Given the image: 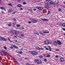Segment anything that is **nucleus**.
Listing matches in <instances>:
<instances>
[{
  "label": "nucleus",
  "mask_w": 65,
  "mask_h": 65,
  "mask_svg": "<svg viewBox=\"0 0 65 65\" xmlns=\"http://www.w3.org/2000/svg\"><path fill=\"white\" fill-rule=\"evenodd\" d=\"M36 48L37 50H40V48H39V47H36Z\"/></svg>",
  "instance_id": "nucleus-19"
},
{
  "label": "nucleus",
  "mask_w": 65,
  "mask_h": 65,
  "mask_svg": "<svg viewBox=\"0 0 65 65\" xmlns=\"http://www.w3.org/2000/svg\"><path fill=\"white\" fill-rule=\"evenodd\" d=\"M2 13H4L3 11H2Z\"/></svg>",
  "instance_id": "nucleus-59"
},
{
  "label": "nucleus",
  "mask_w": 65,
  "mask_h": 65,
  "mask_svg": "<svg viewBox=\"0 0 65 65\" xmlns=\"http://www.w3.org/2000/svg\"><path fill=\"white\" fill-rule=\"evenodd\" d=\"M34 34H36L37 35H39V34L37 33L36 32L34 33Z\"/></svg>",
  "instance_id": "nucleus-33"
},
{
  "label": "nucleus",
  "mask_w": 65,
  "mask_h": 65,
  "mask_svg": "<svg viewBox=\"0 0 65 65\" xmlns=\"http://www.w3.org/2000/svg\"><path fill=\"white\" fill-rule=\"evenodd\" d=\"M21 36H22V37H24V35H23L22 34L21 35Z\"/></svg>",
  "instance_id": "nucleus-40"
},
{
  "label": "nucleus",
  "mask_w": 65,
  "mask_h": 65,
  "mask_svg": "<svg viewBox=\"0 0 65 65\" xmlns=\"http://www.w3.org/2000/svg\"><path fill=\"white\" fill-rule=\"evenodd\" d=\"M51 13V11L50 10H48V14H50Z\"/></svg>",
  "instance_id": "nucleus-35"
},
{
  "label": "nucleus",
  "mask_w": 65,
  "mask_h": 65,
  "mask_svg": "<svg viewBox=\"0 0 65 65\" xmlns=\"http://www.w3.org/2000/svg\"><path fill=\"white\" fill-rule=\"evenodd\" d=\"M31 54L32 55H36L37 54V53L35 51H33L31 52Z\"/></svg>",
  "instance_id": "nucleus-1"
},
{
  "label": "nucleus",
  "mask_w": 65,
  "mask_h": 65,
  "mask_svg": "<svg viewBox=\"0 0 65 65\" xmlns=\"http://www.w3.org/2000/svg\"><path fill=\"white\" fill-rule=\"evenodd\" d=\"M46 1H48V2H49V1H51V0H46Z\"/></svg>",
  "instance_id": "nucleus-38"
},
{
  "label": "nucleus",
  "mask_w": 65,
  "mask_h": 65,
  "mask_svg": "<svg viewBox=\"0 0 65 65\" xmlns=\"http://www.w3.org/2000/svg\"><path fill=\"white\" fill-rule=\"evenodd\" d=\"M0 9H2V10H4L5 11H6V10H5V9L4 8L1 7H0Z\"/></svg>",
  "instance_id": "nucleus-17"
},
{
  "label": "nucleus",
  "mask_w": 65,
  "mask_h": 65,
  "mask_svg": "<svg viewBox=\"0 0 65 65\" xmlns=\"http://www.w3.org/2000/svg\"><path fill=\"white\" fill-rule=\"evenodd\" d=\"M60 61L61 62H63L64 61V59L62 57H61L60 58Z\"/></svg>",
  "instance_id": "nucleus-5"
},
{
  "label": "nucleus",
  "mask_w": 65,
  "mask_h": 65,
  "mask_svg": "<svg viewBox=\"0 0 65 65\" xmlns=\"http://www.w3.org/2000/svg\"><path fill=\"white\" fill-rule=\"evenodd\" d=\"M49 50H50V51H51V48H50L49 49Z\"/></svg>",
  "instance_id": "nucleus-56"
},
{
  "label": "nucleus",
  "mask_w": 65,
  "mask_h": 65,
  "mask_svg": "<svg viewBox=\"0 0 65 65\" xmlns=\"http://www.w3.org/2000/svg\"><path fill=\"white\" fill-rule=\"evenodd\" d=\"M20 10H23V9L22 8H20Z\"/></svg>",
  "instance_id": "nucleus-53"
},
{
  "label": "nucleus",
  "mask_w": 65,
  "mask_h": 65,
  "mask_svg": "<svg viewBox=\"0 0 65 65\" xmlns=\"http://www.w3.org/2000/svg\"><path fill=\"white\" fill-rule=\"evenodd\" d=\"M14 37H15V38H17V37H18L17 36H14Z\"/></svg>",
  "instance_id": "nucleus-58"
},
{
  "label": "nucleus",
  "mask_w": 65,
  "mask_h": 65,
  "mask_svg": "<svg viewBox=\"0 0 65 65\" xmlns=\"http://www.w3.org/2000/svg\"><path fill=\"white\" fill-rule=\"evenodd\" d=\"M40 50H44V48H40Z\"/></svg>",
  "instance_id": "nucleus-30"
},
{
  "label": "nucleus",
  "mask_w": 65,
  "mask_h": 65,
  "mask_svg": "<svg viewBox=\"0 0 65 65\" xmlns=\"http://www.w3.org/2000/svg\"><path fill=\"white\" fill-rule=\"evenodd\" d=\"M4 48L5 50H6V49H7V48L5 47H4Z\"/></svg>",
  "instance_id": "nucleus-39"
},
{
  "label": "nucleus",
  "mask_w": 65,
  "mask_h": 65,
  "mask_svg": "<svg viewBox=\"0 0 65 65\" xmlns=\"http://www.w3.org/2000/svg\"><path fill=\"white\" fill-rule=\"evenodd\" d=\"M50 4H51V5H53L54 4V2L52 1L50 2Z\"/></svg>",
  "instance_id": "nucleus-12"
},
{
  "label": "nucleus",
  "mask_w": 65,
  "mask_h": 65,
  "mask_svg": "<svg viewBox=\"0 0 65 65\" xmlns=\"http://www.w3.org/2000/svg\"><path fill=\"white\" fill-rule=\"evenodd\" d=\"M55 57H56V58H58V57H59V56L58 55H57L55 56Z\"/></svg>",
  "instance_id": "nucleus-37"
},
{
  "label": "nucleus",
  "mask_w": 65,
  "mask_h": 65,
  "mask_svg": "<svg viewBox=\"0 0 65 65\" xmlns=\"http://www.w3.org/2000/svg\"><path fill=\"white\" fill-rule=\"evenodd\" d=\"M2 52L3 53V54H5V55H8V54L7 53V52H6L5 51H2Z\"/></svg>",
  "instance_id": "nucleus-2"
},
{
  "label": "nucleus",
  "mask_w": 65,
  "mask_h": 65,
  "mask_svg": "<svg viewBox=\"0 0 65 65\" xmlns=\"http://www.w3.org/2000/svg\"><path fill=\"white\" fill-rule=\"evenodd\" d=\"M48 46V47H49V49L51 48V47L50 46Z\"/></svg>",
  "instance_id": "nucleus-46"
},
{
  "label": "nucleus",
  "mask_w": 65,
  "mask_h": 65,
  "mask_svg": "<svg viewBox=\"0 0 65 65\" xmlns=\"http://www.w3.org/2000/svg\"><path fill=\"white\" fill-rule=\"evenodd\" d=\"M17 7H20V8H21V7H22L23 6L20 4H19L18 5H17Z\"/></svg>",
  "instance_id": "nucleus-7"
},
{
  "label": "nucleus",
  "mask_w": 65,
  "mask_h": 65,
  "mask_svg": "<svg viewBox=\"0 0 65 65\" xmlns=\"http://www.w3.org/2000/svg\"><path fill=\"white\" fill-rule=\"evenodd\" d=\"M13 47H14L15 48H18V47H17V46H15L14 45H13Z\"/></svg>",
  "instance_id": "nucleus-21"
},
{
  "label": "nucleus",
  "mask_w": 65,
  "mask_h": 65,
  "mask_svg": "<svg viewBox=\"0 0 65 65\" xmlns=\"http://www.w3.org/2000/svg\"><path fill=\"white\" fill-rule=\"evenodd\" d=\"M15 42H18V41L17 40H15Z\"/></svg>",
  "instance_id": "nucleus-60"
},
{
  "label": "nucleus",
  "mask_w": 65,
  "mask_h": 65,
  "mask_svg": "<svg viewBox=\"0 0 65 65\" xmlns=\"http://www.w3.org/2000/svg\"><path fill=\"white\" fill-rule=\"evenodd\" d=\"M19 33V32L18 31H16L15 30L14 33H15V34H18Z\"/></svg>",
  "instance_id": "nucleus-10"
},
{
  "label": "nucleus",
  "mask_w": 65,
  "mask_h": 65,
  "mask_svg": "<svg viewBox=\"0 0 65 65\" xmlns=\"http://www.w3.org/2000/svg\"><path fill=\"white\" fill-rule=\"evenodd\" d=\"M39 57L40 58H43V56H39Z\"/></svg>",
  "instance_id": "nucleus-25"
},
{
  "label": "nucleus",
  "mask_w": 65,
  "mask_h": 65,
  "mask_svg": "<svg viewBox=\"0 0 65 65\" xmlns=\"http://www.w3.org/2000/svg\"><path fill=\"white\" fill-rule=\"evenodd\" d=\"M23 4L24 5H26V2H23Z\"/></svg>",
  "instance_id": "nucleus-27"
},
{
  "label": "nucleus",
  "mask_w": 65,
  "mask_h": 65,
  "mask_svg": "<svg viewBox=\"0 0 65 65\" xmlns=\"http://www.w3.org/2000/svg\"><path fill=\"white\" fill-rule=\"evenodd\" d=\"M21 50H23V48H21Z\"/></svg>",
  "instance_id": "nucleus-61"
},
{
  "label": "nucleus",
  "mask_w": 65,
  "mask_h": 65,
  "mask_svg": "<svg viewBox=\"0 0 65 65\" xmlns=\"http://www.w3.org/2000/svg\"><path fill=\"white\" fill-rule=\"evenodd\" d=\"M8 40H10V41H11V40H10V39H9V38H8Z\"/></svg>",
  "instance_id": "nucleus-50"
},
{
  "label": "nucleus",
  "mask_w": 65,
  "mask_h": 65,
  "mask_svg": "<svg viewBox=\"0 0 65 65\" xmlns=\"http://www.w3.org/2000/svg\"><path fill=\"white\" fill-rule=\"evenodd\" d=\"M13 21H15V22H16V20L15 19H13Z\"/></svg>",
  "instance_id": "nucleus-36"
},
{
  "label": "nucleus",
  "mask_w": 65,
  "mask_h": 65,
  "mask_svg": "<svg viewBox=\"0 0 65 65\" xmlns=\"http://www.w3.org/2000/svg\"><path fill=\"white\" fill-rule=\"evenodd\" d=\"M19 53L20 54H23V52L22 51H20L19 52Z\"/></svg>",
  "instance_id": "nucleus-23"
},
{
  "label": "nucleus",
  "mask_w": 65,
  "mask_h": 65,
  "mask_svg": "<svg viewBox=\"0 0 65 65\" xmlns=\"http://www.w3.org/2000/svg\"><path fill=\"white\" fill-rule=\"evenodd\" d=\"M43 33L44 34H45V33H49V32H47V31H44L43 32Z\"/></svg>",
  "instance_id": "nucleus-18"
},
{
  "label": "nucleus",
  "mask_w": 65,
  "mask_h": 65,
  "mask_svg": "<svg viewBox=\"0 0 65 65\" xmlns=\"http://www.w3.org/2000/svg\"><path fill=\"white\" fill-rule=\"evenodd\" d=\"M56 51H59V50H58H58L56 49Z\"/></svg>",
  "instance_id": "nucleus-55"
},
{
  "label": "nucleus",
  "mask_w": 65,
  "mask_h": 65,
  "mask_svg": "<svg viewBox=\"0 0 65 65\" xmlns=\"http://www.w3.org/2000/svg\"><path fill=\"white\" fill-rule=\"evenodd\" d=\"M58 4V3H57L55 2H54V5H57Z\"/></svg>",
  "instance_id": "nucleus-22"
},
{
  "label": "nucleus",
  "mask_w": 65,
  "mask_h": 65,
  "mask_svg": "<svg viewBox=\"0 0 65 65\" xmlns=\"http://www.w3.org/2000/svg\"><path fill=\"white\" fill-rule=\"evenodd\" d=\"M39 33L40 34H41V33H42V32H41L40 31L39 32Z\"/></svg>",
  "instance_id": "nucleus-54"
},
{
  "label": "nucleus",
  "mask_w": 65,
  "mask_h": 65,
  "mask_svg": "<svg viewBox=\"0 0 65 65\" xmlns=\"http://www.w3.org/2000/svg\"><path fill=\"white\" fill-rule=\"evenodd\" d=\"M2 38L1 37H0V39H1V40H2Z\"/></svg>",
  "instance_id": "nucleus-51"
},
{
  "label": "nucleus",
  "mask_w": 65,
  "mask_h": 65,
  "mask_svg": "<svg viewBox=\"0 0 65 65\" xmlns=\"http://www.w3.org/2000/svg\"><path fill=\"white\" fill-rule=\"evenodd\" d=\"M31 23V22H28V24H30V23Z\"/></svg>",
  "instance_id": "nucleus-47"
},
{
  "label": "nucleus",
  "mask_w": 65,
  "mask_h": 65,
  "mask_svg": "<svg viewBox=\"0 0 65 65\" xmlns=\"http://www.w3.org/2000/svg\"><path fill=\"white\" fill-rule=\"evenodd\" d=\"M48 42H49V41L48 40H46V41H45L44 42V43L45 44H48Z\"/></svg>",
  "instance_id": "nucleus-8"
},
{
  "label": "nucleus",
  "mask_w": 65,
  "mask_h": 65,
  "mask_svg": "<svg viewBox=\"0 0 65 65\" xmlns=\"http://www.w3.org/2000/svg\"><path fill=\"white\" fill-rule=\"evenodd\" d=\"M18 28V29H20V28Z\"/></svg>",
  "instance_id": "nucleus-64"
},
{
  "label": "nucleus",
  "mask_w": 65,
  "mask_h": 65,
  "mask_svg": "<svg viewBox=\"0 0 65 65\" xmlns=\"http://www.w3.org/2000/svg\"><path fill=\"white\" fill-rule=\"evenodd\" d=\"M62 29L63 30V31H65V28H62Z\"/></svg>",
  "instance_id": "nucleus-43"
},
{
  "label": "nucleus",
  "mask_w": 65,
  "mask_h": 65,
  "mask_svg": "<svg viewBox=\"0 0 65 65\" xmlns=\"http://www.w3.org/2000/svg\"><path fill=\"white\" fill-rule=\"evenodd\" d=\"M62 26H63V27H65V23H62Z\"/></svg>",
  "instance_id": "nucleus-20"
},
{
  "label": "nucleus",
  "mask_w": 65,
  "mask_h": 65,
  "mask_svg": "<svg viewBox=\"0 0 65 65\" xmlns=\"http://www.w3.org/2000/svg\"><path fill=\"white\" fill-rule=\"evenodd\" d=\"M45 7L46 8H48V3H46L45 5Z\"/></svg>",
  "instance_id": "nucleus-4"
},
{
  "label": "nucleus",
  "mask_w": 65,
  "mask_h": 65,
  "mask_svg": "<svg viewBox=\"0 0 65 65\" xmlns=\"http://www.w3.org/2000/svg\"><path fill=\"white\" fill-rule=\"evenodd\" d=\"M31 21L33 23H37L38 21L37 20H36L35 19L31 20Z\"/></svg>",
  "instance_id": "nucleus-3"
},
{
  "label": "nucleus",
  "mask_w": 65,
  "mask_h": 65,
  "mask_svg": "<svg viewBox=\"0 0 65 65\" xmlns=\"http://www.w3.org/2000/svg\"><path fill=\"white\" fill-rule=\"evenodd\" d=\"M41 20H42L43 21H48V20L46 19H41Z\"/></svg>",
  "instance_id": "nucleus-9"
},
{
  "label": "nucleus",
  "mask_w": 65,
  "mask_h": 65,
  "mask_svg": "<svg viewBox=\"0 0 65 65\" xmlns=\"http://www.w3.org/2000/svg\"><path fill=\"white\" fill-rule=\"evenodd\" d=\"M10 48H11V49H12V48H13V47L11 46L10 47Z\"/></svg>",
  "instance_id": "nucleus-41"
},
{
  "label": "nucleus",
  "mask_w": 65,
  "mask_h": 65,
  "mask_svg": "<svg viewBox=\"0 0 65 65\" xmlns=\"http://www.w3.org/2000/svg\"><path fill=\"white\" fill-rule=\"evenodd\" d=\"M2 40H3V41H6V40L4 38H2Z\"/></svg>",
  "instance_id": "nucleus-16"
},
{
  "label": "nucleus",
  "mask_w": 65,
  "mask_h": 65,
  "mask_svg": "<svg viewBox=\"0 0 65 65\" xmlns=\"http://www.w3.org/2000/svg\"><path fill=\"white\" fill-rule=\"evenodd\" d=\"M58 10H59V11H61V10L60 9H58Z\"/></svg>",
  "instance_id": "nucleus-49"
},
{
  "label": "nucleus",
  "mask_w": 65,
  "mask_h": 65,
  "mask_svg": "<svg viewBox=\"0 0 65 65\" xmlns=\"http://www.w3.org/2000/svg\"><path fill=\"white\" fill-rule=\"evenodd\" d=\"M8 12H11V9H10V10H9L8 11Z\"/></svg>",
  "instance_id": "nucleus-31"
},
{
  "label": "nucleus",
  "mask_w": 65,
  "mask_h": 65,
  "mask_svg": "<svg viewBox=\"0 0 65 65\" xmlns=\"http://www.w3.org/2000/svg\"><path fill=\"white\" fill-rule=\"evenodd\" d=\"M53 43L55 45H57L58 44V43H57V41H54V42H53Z\"/></svg>",
  "instance_id": "nucleus-13"
},
{
  "label": "nucleus",
  "mask_w": 65,
  "mask_h": 65,
  "mask_svg": "<svg viewBox=\"0 0 65 65\" xmlns=\"http://www.w3.org/2000/svg\"><path fill=\"white\" fill-rule=\"evenodd\" d=\"M15 31L14 30H12L10 32L11 33H14L15 32Z\"/></svg>",
  "instance_id": "nucleus-14"
},
{
  "label": "nucleus",
  "mask_w": 65,
  "mask_h": 65,
  "mask_svg": "<svg viewBox=\"0 0 65 65\" xmlns=\"http://www.w3.org/2000/svg\"><path fill=\"white\" fill-rule=\"evenodd\" d=\"M15 12H13L12 13H13V14H15Z\"/></svg>",
  "instance_id": "nucleus-48"
},
{
  "label": "nucleus",
  "mask_w": 65,
  "mask_h": 65,
  "mask_svg": "<svg viewBox=\"0 0 65 65\" xmlns=\"http://www.w3.org/2000/svg\"><path fill=\"white\" fill-rule=\"evenodd\" d=\"M50 56H51V55H50L47 54V57H50Z\"/></svg>",
  "instance_id": "nucleus-26"
},
{
  "label": "nucleus",
  "mask_w": 65,
  "mask_h": 65,
  "mask_svg": "<svg viewBox=\"0 0 65 65\" xmlns=\"http://www.w3.org/2000/svg\"><path fill=\"white\" fill-rule=\"evenodd\" d=\"M26 65H30V64H28V63H27L26 64Z\"/></svg>",
  "instance_id": "nucleus-52"
},
{
  "label": "nucleus",
  "mask_w": 65,
  "mask_h": 65,
  "mask_svg": "<svg viewBox=\"0 0 65 65\" xmlns=\"http://www.w3.org/2000/svg\"><path fill=\"white\" fill-rule=\"evenodd\" d=\"M9 5V6H12V5H11V4L10 3L8 4Z\"/></svg>",
  "instance_id": "nucleus-34"
},
{
  "label": "nucleus",
  "mask_w": 65,
  "mask_h": 65,
  "mask_svg": "<svg viewBox=\"0 0 65 65\" xmlns=\"http://www.w3.org/2000/svg\"><path fill=\"white\" fill-rule=\"evenodd\" d=\"M57 43L59 45H61V43L59 40H57Z\"/></svg>",
  "instance_id": "nucleus-11"
},
{
  "label": "nucleus",
  "mask_w": 65,
  "mask_h": 65,
  "mask_svg": "<svg viewBox=\"0 0 65 65\" xmlns=\"http://www.w3.org/2000/svg\"><path fill=\"white\" fill-rule=\"evenodd\" d=\"M8 27H11V24H9L8 25Z\"/></svg>",
  "instance_id": "nucleus-24"
},
{
  "label": "nucleus",
  "mask_w": 65,
  "mask_h": 65,
  "mask_svg": "<svg viewBox=\"0 0 65 65\" xmlns=\"http://www.w3.org/2000/svg\"><path fill=\"white\" fill-rule=\"evenodd\" d=\"M21 1L20 0H18V2H20Z\"/></svg>",
  "instance_id": "nucleus-42"
},
{
  "label": "nucleus",
  "mask_w": 65,
  "mask_h": 65,
  "mask_svg": "<svg viewBox=\"0 0 65 65\" xmlns=\"http://www.w3.org/2000/svg\"><path fill=\"white\" fill-rule=\"evenodd\" d=\"M44 61H45V62H46L47 61V60L46 59H44Z\"/></svg>",
  "instance_id": "nucleus-29"
},
{
  "label": "nucleus",
  "mask_w": 65,
  "mask_h": 65,
  "mask_svg": "<svg viewBox=\"0 0 65 65\" xmlns=\"http://www.w3.org/2000/svg\"><path fill=\"white\" fill-rule=\"evenodd\" d=\"M35 62H37V61H38V60L37 59H35Z\"/></svg>",
  "instance_id": "nucleus-32"
},
{
  "label": "nucleus",
  "mask_w": 65,
  "mask_h": 65,
  "mask_svg": "<svg viewBox=\"0 0 65 65\" xmlns=\"http://www.w3.org/2000/svg\"><path fill=\"white\" fill-rule=\"evenodd\" d=\"M37 63V64H41V63H42V61H41V60H40L38 61Z\"/></svg>",
  "instance_id": "nucleus-15"
},
{
  "label": "nucleus",
  "mask_w": 65,
  "mask_h": 65,
  "mask_svg": "<svg viewBox=\"0 0 65 65\" xmlns=\"http://www.w3.org/2000/svg\"><path fill=\"white\" fill-rule=\"evenodd\" d=\"M37 9H38L39 10H42V9H43V8L42 7H37Z\"/></svg>",
  "instance_id": "nucleus-6"
},
{
  "label": "nucleus",
  "mask_w": 65,
  "mask_h": 65,
  "mask_svg": "<svg viewBox=\"0 0 65 65\" xmlns=\"http://www.w3.org/2000/svg\"><path fill=\"white\" fill-rule=\"evenodd\" d=\"M33 10H34V11H35V10H36V9H35V8H34L33 9Z\"/></svg>",
  "instance_id": "nucleus-44"
},
{
  "label": "nucleus",
  "mask_w": 65,
  "mask_h": 65,
  "mask_svg": "<svg viewBox=\"0 0 65 65\" xmlns=\"http://www.w3.org/2000/svg\"><path fill=\"white\" fill-rule=\"evenodd\" d=\"M41 35H43V34L42 33H41Z\"/></svg>",
  "instance_id": "nucleus-57"
},
{
  "label": "nucleus",
  "mask_w": 65,
  "mask_h": 65,
  "mask_svg": "<svg viewBox=\"0 0 65 65\" xmlns=\"http://www.w3.org/2000/svg\"><path fill=\"white\" fill-rule=\"evenodd\" d=\"M46 50H49V49L48 48H46Z\"/></svg>",
  "instance_id": "nucleus-45"
},
{
  "label": "nucleus",
  "mask_w": 65,
  "mask_h": 65,
  "mask_svg": "<svg viewBox=\"0 0 65 65\" xmlns=\"http://www.w3.org/2000/svg\"><path fill=\"white\" fill-rule=\"evenodd\" d=\"M47 13V11H46L45 12V13Z\"/></svg>",
  "instance_id": "nucleus-63"
},
{
  "label": "nucleus",
  "mask_w": 65,
  "mask_h": 65,
  "mask_svg": "<svg viewBox=\"0 0 65 65\" xmlns=\"http://www.w3.org/2000/svg\"><path fill=\"white\" fill-rule=\"evenodd\" d=\"M30 12H32V11H30Z\"/></svg>",
  "instance_id": "nucleus-62"
},
{
  "label": "nucleus",
  "mask_w": 65,
  "mask_h": 65,
  "mask_svg": "<svg viewBox=\"0 0 65 65\" xmlns=\"http://www.w3.org/2000/svg\"><path fill=\"white\" fill-rule=\"evenodd\" d=\"M17 27H20V25L19 24H17Z\"/></svg>",
  "instance_id": "nucleus-28"
}]
</instances>
